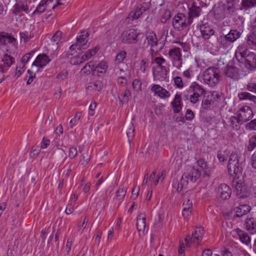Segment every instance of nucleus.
<instances>
[{
  "label": "nucleus",
  "mask_w": 256,
  "mask_h": 256,
  "mask_svg": "<svg viewBox=\"0 0 256 256\" xmlns=\"http://www.w3.org/2000/svg\"><path fill=\"white\" fill-rule=\"evenodd\" d=\"M248 90L256 93V84H249L246 86Z\"/></svg>",
  "instance_id": "obj_62"
},
{
  "label": "nucleus",
  "mask_w": 256,
  "mask_h": 256,
  "mask_svg": "<svg viewBox=\"0 0 256 256\" xmlns=\"http://www.w3.org/2000/svg\"><path fill=\"white\" fill-rule=\"evenodd\" d=\"M88 222V218L86 216L82 224H78V232H82L83 230L86 228L87 224Z\"/></svg>",
  "instance_id": "obj_51"
},
{
  "label": "nucleus",
  "mask_w": 256,
  "mask_h": 256,
  "mask_svg": "<svg viewBox=\"0 0 256 256\" xmlns=\"http://www.w3.org/2000/svg\"><path fill=\"white\" fill-rule=\"evenodd\" d=\"M16 39L12 36H9L5 32L0 33V42L5 44L7 43H12Z\"/></svg>",
  "instance_id": "obj_30"
},
{
  "label": "nucleus",
  "mask_w": 256,
  "mask_h": 256,
  "mask_svg": "<svg viewBox=\"0 0 256 256\" xmlns=\"http://www.w3.org/2000/svg\"><path fill=\"white\" fill-rule=\"evenodd\" d=\"M138 34L134 29H129L124 31L121 34V40L125 44L136 43L138 41Z\"/></svg>",
  "instance_id": "obj_6"
},
{
  "label": "nucleus",
  "mask_w": 256,
  "mask_h": 256,
  "mask_svg": "<svg viewBox=\"0 0 256 256\" xmlns=\"http://www.w3.org/2000/svg\"><path fill=\"white\" fill-rule=\"evenodd\" d=\"M107 68L108 66L106 62H102L94 68V70H96L99 73H103L106 72Z\"/></svg>",
  "instance_id": "obj_37"
},
{
  "label": "nucleus",
  "mask_w": 256,
  "mask_h": 256,
  "mask_svg": "<svg viewBox=\"0 0 256 256\" xmlns=\"http://www.w3.org/2000/svg\"><path fill=\"white\" fill-rule=\"evenodd\" d=\"M235 232L238 234L240 240L242 243L246 245H248L250 243V238L246 232L238 228L236 229Z\"/></svg>",
  "instance_id": "obj_26"
},
{
  "label": "nucleus",
  "mask_w": 256,
  "mask_h": 256,
  "mask_svg": "<svg viewBox=\"0 0 256 256\" xmlns=\"http://www.w3.org/2000/svg\"><path fill=\"white\" fill-rule=\"evenodd\" d=\"M52 0H42L36 7V8L32 14H41L48 8L52 7V8H54L57 6L61 4L59 2L56 4H52Z\"/></svg>",
  "instance_id": "obj_10"
},
{
  "label": "nucleus",
  "mask_w": 256,
  "mask_h": 256,
  "mask_svg": "<svg viewBox=\"0 0 256 256\" xmlns=\"http://www.w3.org/2000/svg\"><path fill=\"white\" fill-rule=\"evenodd\" d=\"M50 60L48 57L44 54H39L34 62L32 67L35 66L37 68H43L45 66L50 62Z\"/></svg>",
  "instance_id": "obj_16"
},
{
  "label": "nucleus",
  "mask_w": 256,
  "mask_h": 256,
  "mask_svg": "<svg viewBox=\"0 0 256 256\" xmlns=\"http://www.w3.org/2000/svg\"><path fill=\"white\" fill-rule=\"evenodd\" d=\"M28 2L30 3V1L16 0V2L15 4L14 8V12L16 14L22 12L28 14L30 12Z\"/></svg>",
  "instance_id": "obj_13"
},
{
  "label": "nucleus",
  "mask_w": 256,
  "mask_h": 256,
  "mask_svg": "<svg viewBox=\"0 0 256 256\" xmlns=\"http://www.w3.org/2000/svg\"><path fill=\"white\" fill-rule=\"evenodd\" d=\"M204 234V228L200 227H196L195 229L194 232L192 233V236H188L185 238L186 246L190 247V242L192 240H194V241L195 240H196L198 242H200Z\"/></svg>",
  "instance_id": "obj_9"
},
{
  "label": "nucleus",
  "mask_w": 256,
  "mask_h": 256,
  "mask_svg": "<svg viewBox=\"0 0 256 256\" xmlns=\"http://www.w3.org/2000/svg\"><path fill=\"white\" fill-rule=\"evenodd\" d=\"M2 62L4 66L6 67H10L13 64L14 62V58L6 54L4 56Z\"/></svg>",
  "instance_id": "obj_38"
},
{
  "label": "nucleus",
  "mask_w": 256,
  "mask_h": 256,
  "mask_svg": "<svg viewBox=\"0 0 256 256\" xmlns=\"http://www.w3.org/2000/svg\"><path fill=\"white\" fill-rule=\"evenodd\" d=\"M238 98L240 100H249L256 102V96H253L248 92H242L238 94Z\"/></svg>",
  "instance_id": "obj_32"
},
{
  "label": "nucleus",
  "mask_w": 256,
  "mask_h": 256,
  "mask_svg": "<svg viewBox=\"0 0 256 256\" xmlns=\"http://www.w3.org/2000/svg\"><path fill=\"white\" fill-rule=\"evenodd\" d=\"M246 128L247 130H256V119L253 120L247 123L246 125Z\"/></svg>",
  "instance_id": "obj_47"
},
{
  "label": "nucleus",
  "mask_w": 256,
  "mask_h": 256,
  "mask_svg": "<svg viewBox=\"0 0 256 256\" xmlns=\"http://www.w3.org/2000/svg\"><path fill=\"white\" fill-rule=\"evenodd\" d=\"M200 30L202 36L204 40H208L214 32L213 29L207 24L202 25L200 26Z\"/></svg>",
  "instance_id": "obj_19"
},
{
  "label": "nucleus",
  "mask_w": 256,
  "mask_h": 256,
  "mask_svg": "<svg viewBox=\"0 0 256 256\" xmlns=\"http://www.w3.org/2000/svg\"><path fill=\"white\" fill-rule=\"evenodd\" d=\"M168 56L174 62H180L182 60V54L178 48H174L170 50Z\"/></svg>",
  "instance_id": "obj_23"
},
{
  "label": "nucleus",
  "mask_w": 256,
  "mask_h": 256,
  "mask_svg": "<svg viewBox=\"0 0 256 256\" xmlns=\"http://www.w3.org/2000/svg\"><path fill=\"white\" fill-rule=\"evenodd\" d=\"M248 44L249 45L256 46V29H254L252 34L248 36Z\"/></svg>",
  "instance_id": "obj_42"
},
{
  "label": "nucleus",
  "mask_w": 256,
  "mask_h": 256,
  "mask_svg": "<svg viewBox=\"0 0 256 256\" xmlns=\"http://www.w3.org/2000/svg\"><path fill=\"white\" fill-rule=\"evenodd\" d=\"M200 172L198 169L191 168L190 170L184 172L178 184L177 191L180 192L182 190L187 189L189 182H194L200 177Z\"/></svg>",
  "instance_id": "obj_1"
},
{
  "label": "nucleus",
  "mask_w": 256,
  "mask_h": 256,
  "mask_svg": "<svg viewBox=\"0 0 256 256\" xmlns=\"http://www.w3.org/2000/svg\"><path fill=\"white\" fill-rule=\"evenodd\" d=\"M25 70V66L24 64L22 65V67L18 66L16 67V74L15 75L18 77H19Z\"/></svg>",
  "instance_id": "obj_56"
},
{
  "label": "nucleus",
  "mask_w": 256,
  "mask_h": 256,
  "mask_svg": "<svg viewBox=\"0 0 256 256\" xmlns=\"http://www.w3.org/2000/svg\"><path fill=\"white\" fill-rule=\"evenodd\" d=\"M62 36V32L59 30L57 31L52 38V40L56 44L60 40Z\"/></svg>",
  "instance_id": "obj_49"
},
{
  "label": "nucleus",
  "mask_w": 256,
  "mask_h": 256,
  "mask_svg": "<svg viewBox=\"0 0 256 256\" xmlns=\"http://www.w3.org/2000/svg\"><path fill=\"white\" fill-rule=\"evenodd\" d=\"M224 12L228 14H231L234 12L235 8L232 2H228L223 6Z\"/></svg>",
  "instance_id": "obj_36"
},
{
  "label": "nucleus",
  "mask_w": 256,
  "mask_h": 256,
  "mask_svg": "<svg viewBox=\"0 0 256 256\" xmlns=\"http://www.w3.org/2000/svg\"><path fill=\"white\" fill-rule=\"evenodd\" d=\"M189 92L192 93L190 96L191 102L196 104L198 101L199 98L206 94V91L202 86L196 82L193 83L189 88Z\"/></svg>",
  "instance_id": "obj_4"
},
{
  "label": "nucleus",
  "mask_w": 256,
  "mask_h": 256,
  "mask_svg": "<svg viewBox=\"0 0 256 256\" xmlns=\"http://www.w3.org/2000/svg\"><path fill=\"white\" fill-rule=\"evenodd\" d=\"M126 193V189L125 188H120L116 192V197L118 200H122Z\"/></svg>",
  "instance_id": "obj_43"
},
{
  "label": "nucleus",
  "mask_w": 256,
  "mask_h": 256,
  "mask_svg": "<svg viewBox=\"0 0 256 256\" xmlns=\"http://www.w3.org/2000/svg\"><path fill=\"white\" fill-rule=\"evenodd\" d=\"M230 32L232 34V38H234V41L239 38L241 34L240 32L237 30H231Z\"/></svg>",
  "instance_id": "obj_61"
},
{
  "label": "nucleus",
  "mask_w": 256,
  "mask_h": 256,
  "mask_svg": "<svg viewBox=\"0 0 256 256\" xmlns=\"http://www.w3.org/2000/svg\"><path fill=\"white\" fill-rule=\"evenodd\" d=\"M244 64L246 67L250 70L256 68V54L253 52H250L247 54L246 58L244 60Z\"/></svg>",
  "instance_id": "obj_17"
},
{
  "label": "nucleus",
  "mask_w": 256,
  "mask_h": 256,
  "mask_svg": "<svg viewBox=\"0 0 256 256\" xmlns=\"http://www.w3.org/2000/svg\"><path fill=\"white\" fill-rule=\"evenodd\" d=\"M136 228L140 236L144 235L146 228V216L144 214H140L137 217Z\"/></svg>",
  "instance_id": "obj_15"
},
{
  "label": "nucleus",
  "mask_w": 256,
  "mask_h": 256,
  "mask_svg": "<svg viewBox=\"0 0 256 256\" xmlns=\"http://www.w3.org/2000/svg\"><path fill=\"white\" fill-rule=\"evenodd\" d=\"M241 122L242 124L250 120L253 116V112L252 108L248 106L242 107L237 112Z\"/></svg>",
  "instance_id": "obj_8"
},
{
  "label": "nucleus",
  "mask_w": 256,
  "mask_h": 256,
  "mask_svg": "<svg viewBox=\"0 0 256 256\" xmlns=\"http://www.w3.org/2000/svg\"><path fill=\"white\" fill-rule=\"evenodd\" d=\"M230 122L232 128L235 130H238L240 126L242 124L238 116H232L230 118Z\"/></svg>",
  "instance_id": "obj_33"
},
{
  "label": "nucleus",
  "mask_w": 256,
  "mask_h": 256,
  "mask_svg": "<svg viewBox=\"0 0 256 256\" xmlns=\"http://www.w3.org/2000/svg\"><path fill=\"white\" fill-rule=\"evenodd\" d=\"M126 52L124 51H122L118 53L116 58V61L118 63H120L126 58Z\"/></svg>",
  "instance_id": "obj_44"
},
{
  "label": "nucleus",
  "mask_w": 256,
  "mask_h": 256,
  "mask_svg": "<svg viewBox=\"0 0 256 256\" xmlns=\"http://www.w3.org/2000/svg\"><path fill=\"white\" fill-rule=\"evenodd\" d=\"M172 105L174 113H178L180 111L182 108V104L181 102V97L180 94H176L174 100L172 102Z\"/></svg>",
  "instance_id": "obj_24"
},
{
  "label": "nucleus",
  "mask_w": 256,
  "mask_h": 256,
  "mask_svg": "<svg viewBox=\"0 0 256 256\" xmlns=\"http://www.w3.org/2000/svg\"><path fill=\"white\" fill-rule=\"evenodd\" d=\"M68 76V72L67 71H62L58 74L56 78L59 80H64L67 78Z\"/></svg>",
  "instance_id": "obj_53"
},
{
  "label": "nucleus",
  "mask_w": 256,
  "mask_h": 256,
  "mask_svg": "<svg viewBox=\"0 0 256 256\" xmlns=\"http://www.w3.org/2000/svg\"><path fill=\"white\" fill-rule=\"evenodd\" d=\"M80 117H81V113L80 112H78L76 114L74 117L70 121V126L72 128L76 120H79L80 119Z\"/></svg>",
  "instance_id": "obj_58"
},
{
  "label": "nucleus",
  "mask_w": 256,
  "mask_h": 256,
  "mask_svg": "<svg viewBox=\"0 0 256 256\" xmlns=\"http://www.w3.org/2000/svg\"><path fill=\"white\" fill-rule=\"evenodd\" d=\"M201 12V8L198 6H192L190 11V18L198 17L200 15Z\"/></svg>",
  "instance_id": "obj_35"
},
{
  "label": "nucleus",
  "mask_w": 256,
  "mask_h": 256,
  "mask_svg": "<svg viewBox=\"0 0 256 256\" xmlns=\"http://www.w3.org/2000/svg\"><path fill=\"white\" fill-rule=\"evenodd\" d=\"M95 64L94 61H90L86 63V65L81 70L82 74L88 76L90 74L92 70H94Z\"/></svg>",
  "instance_id": "obj_27"
},
{
  "label": "nucleus",
  "mask_w": 256,
  "mask_h": 256,
  "mask_svg": "<svg viewBox=\"0 0 256 256\" xmlns=\"http://www.w3.org/2000/svg\"><path fill=\"white\" fill-rule=\"evenodd\" d=\"M218 192L220 197L224 200L229 199L232 194L230 188L225 184H221L218 186Z\"/></svg>",
  "instance_id": "obj_14"
},
{
  "label": "nucleus",
  "mask_w": 256,
  "mask_h": 256,
  "mask_svg": "<svg viewBox=\"0 0 256 256\" xmlns=\"http://www.w3.org/2000/svg\"><path fill=\"white\" fill-rule=\"evenodd\" d=\"M20 36L21 39L24 40V42H28L33 37V36H32L30 34H29L26 32H20Z\"/></svg>",
  "instance_id": "obj_45"
},
{
  "label": "nucleus",
  "mask_w": 256,
  "mask_h": 256,
  "mask_svg": "<svg viewBox=\"0 0 256 256\" xmlns=\"http://www.w3.org/2000/svg\"><path fill=\"white\" fill-rule=\"evenodd\" d=\"M217 157L220 162H224L226 160V157L224 152L222 151L218 152Z\"/></svg>",
  "instance_id": "obj_64"
},
{
  "label": "nucleus",
  "mask_w": 256,
  "mask_h": 256,
  "mask_svg": "<svg viewBox=\"0 0 256 256\" xmlns=\"http://www.w3.org/2000/svg\"><path fill=\"white\" fill-rule=\"evenodd\" d=\"M192 22V20L188 18L186 22V16L182 14H178L175 16L172 20V26L175 30H181L187 27Z\"/></svg>",
  "instance_id": "obj_5"
},
{
  "label": "nucleus",
  "mask_w": 256,
  "mask_h": 256,
  "mask_svg": "<svg viewBox=\"0 0 256 256\" xmlns=\"http://www.w3.org/2000/svg\"><path fill=\"white\" fill-rule=\"evenodd\" d=\"M156 63L159 66H160L162 68H163L162 64L165 62V60L162 57H158L155 58L154 60Z\"/></svg>",
  "instance_id": "obj_63"
},
{
  "label": "nucleus",
  "mask_w": 256,
  "mask_h": 256,
  "mask_svg": "<svg viewBox=\"0 0 256 256\" xmlns=\"http://www.w3.org/2000/svg\"><path fill=\"white\" fill-rule=\"evenodd\" d=\"M150 90L154 93V95L161 98L166 99L170 98V92L159 84H154L152 86Z\"/></svg>",
  "instance_id": "obj_11"
},
{
  "label": "nucleus",
  "mask_w": 256,
  "mask_h": 256,
  "mask_svg": "<svg viewBox=\"0 0 256 256\" xmlns=\"http://www.w3.org/2000/svg\"><path fill=\"white\" fill-rule=\"evenodd\" d=\"M148 44L151 46V50L152 52H157L162 48V46L159 45L158 40L156 34L154 33H150L146 37Z\"/></svg>",
  "instance_id": "obj_12"
},
{
  "label": "nucleus",
  "mask_w": 256,
  "mask_h": 256,
  "mask_svg": "<svg viewBox=\"0 0 256 256\" xmlns=\"http://www.w3.org/2000/svg\"><path fill=\"white\" fill-rule=\"evenodd\" d=\"M234 192L237 196L240 198H246L250 194V192L244 183L240 181L234 182Z\"/></svg>",
  "instance_id": "obj_7"
},
{
  "label": "nucleus",
  "mask_w": 256,
  "mask_h": 256,
  "mask_svg": "<svg viewBox=\"0 0 256 256\" xmlns=\"http://www.w3.org/2000/svg\"><path fill=\"white\" fill-rule=\"evenodd\" d=\"M102 88V83L100 81H96L89 84L86 88L87 92L90 94L100 92Z\"/></svg>",
  "instance_id": "obj_25"
},
{
  "label": "nucleus",
  "mask_w": 256,
  "mask_h": 256,
  "mask_svg": "<svg viewBox=\"0 0 256 256\" xmlns=\"http://www.w3.org/2000/svg\"><path fill=\"white\" fill-rule=\"evenodd\" d=\"M130 96V92L129 90H126L121 95V96L119 97V98L122 103H126L128 102Z\"/></svg>",
  "instance_id": "obj_40"
},
{
  "label": "nucleus",
  "mask_w": 256,
  "mask_h": 256,
  "mask_svg": "<svg viewBox=\"0 0 256 256\" xmlns=\"http://www.w3.org/2000/svg\"><path fill=\"white\" fill-rule=\"evenodd\" d=\"M82 34L76 38V44L79 46H84L88 42V38L89 36V34L88 32H82Z\"/></svg>",
  "instance_id": "obj_29"
},
{
  "label": "nucleus",
  "mask_w": 256,
  "mask_h": 256,
  "mask_svg": "<svg viewBox=\"0 0 256 256\" xmlns=\"http://www.w3.org/2000/svg\"><path fill=\"white\" fill-rule=\"evenodd\" d=\"M224 74L228 78L234 80H238L239 77L238 69L232 66H227L224 70Z\"/></svg>",
  "instance_id": "obj_18"
},
{
  "label": "nucleus",
  "mask_w": 256,
  "mask_h": 256,
  "mask_svg": "<svg viewBox=\"0 0 256 256\" xmlns=\"http://www.w3.org/2000/svg\"><path fill=\"white\" fill-rule=\"evenodd\" d=\"M78 154V150L76 148L72 146L68 150V156L70 159L76 158Z\"/></svg>",
  "instance_id": "obj_48"
},
{
  "label": "nucleus",
  "mask_w": 256,
  "mask_h": 256,
  "mask_svg": "<svg viewBox=\"0 0 256 256\" xmlns=\"http://www.w3.org/2000/svg\"><path fill=\"white\" fill-rule=\"evenodd\" d=\"M99 50L98 46H96L92 50L87 51L81 57L83 62L86 61L90 59L92 56L96 55Z\"/></svg>",
  "instance_id": "obj_31"
},
{
  "label": "nucleus",
  "mask_w": 256,
  "mask_h": 256,
  "mask_svg": "<svg viewBox=\"0 0 256 256\" xmlns=\"http://www.w3.org/2000/svg\"><path fill=\"white\" fill-rule=\"evenodd\" d=\"M203 80L206 84L214 87L220 81V76L217 68L210 67L207 68L202 74Z\"/></svg>",
  "instance_id": "obj_2"
},
{
  "label": "nucleus",
  "mask_w": 256,
  "mask_h": 256,
  "mask_svg": "<svg viewBox=\"0 0 256 256\" xmlns=\"http://www.w3.org/2000/svg\"><path fill=\"white\" fill-rule=\"evenodd\" d=\"M228 40H226L225 36H220L218 38V42L219 43L223 46L226 47V46L228 44H227Z\"/></svg>",
  "instance_id": "obj_60"
},
{
  "label": "nucleus",
  "mask_w": 256,
  "mask_h": 256,
  "mask_svg": "<svg viewBox=\"0 0 256 256\" xmlns=\"http://www.w3.org/2000/svg\"><path fill=\"white\" fill-rule=\"evenodd\" d=\"M83 60H82V57L76 56L72 58L70 60V62L73 64H78L82 63Z\"/></svg>",
  "instance_id": "obj_55"
},
{
  "label": "nucleus",
  "mask_w": 256,
  "mask_h": 256,
  "mask_svg": "<svg viewBox=\"0 0 256 256\" xmlns=\"http://www.w3.org/2000/svg\"><path fill=\"white\" fill-rule=\"evenodd\" d=\"M146 10L145 7L142 6L140 8H137L135 11L132 12L130 15L133 19H138Z\"/></svg>",
  "instance_id": "obj_34"
},
{
  "label": "nucleus",
  "mask_w": 256,
  "mask_h": 256,
  "mask_svg": "<svg viewBox=\"0 0 256 256\" xmlns=\"http://www.w3.org/2000/svg\"><path fill=\"white\" fill-rule=\"evenodd\" d=\"M192 206V201L189 199L184 202L182 214L184 219L188 218L190 216Z\"/></svg>",
  "instance_id": "obj_22"
},
{
  "label": "nucleus",
  "mask_w": 256,
  "mask_h": 256,
  "mask_svg": "<svg viewBox=\"0 0 256 256\" xmlns=\"http://www.w3.org/2000/svg\"><path fill=\"white\" fill-rule=\"evenodd\" d=\"M250 210V208L247 204L240 205L234 209V212L237 217H240L248 214Z\"/></svg>",
  "instance_id": "obj_21"
},
{
  "label": "nucleus",
  "mask_w": 256,
  "mask_h": 256,
  "mask_svg": "<svg viewBox=\"0 0 256 256\" xmlns=\"http://www.w3.org/2000/svg\"><path fill=\"white\" fill-rule=\"evenodd\" d=\"M242 5L246 8L254 7L256 6V0H242Z\"/></svg>",
  "instance_id": "obj_39"
},
{
  "label": "nucleus",
  "mask_w": 256,
  "mask_h": 256,
  "mask_svg": "<svg viewBox=\"0 0 256 256\" xmlns=\"http://www.w3.org/2000/svg\"><path fill=\"white\" fill-rule=\"evenodd\" d=\"M246 230L251 234L256 232V222L253 218H250L246 220Z\"/></svg>",
  "instance_id": "obj_28"
},
{
  "label": "nucleus",
  "mask_w": 256,
  "mask_h": 256,
  "mask_svg": "<svg viewBox=\"0 0 256 256\" xmlns=\"http://www.w3.org/2000/svg\"><path fill=\"white\" fill-rule=\"evenodd\" d=\"M134 126L132 123H130L126 126V134L129 140L130 138H134Z\"/></svg>",
  "instance_id": "obj_41"
},
{
  "label": "nucleus",
  "mask_w": 256,
  "mask_h": 256,
  "mask_svg": "<svg viewBox=\"0 0 256 256\" xmlns=\"http://www.w3.org/2000/svg\"><path fill=\"white\" fill-rule=\"evenodd\" d=\"M194 118V114L190 110H187L186 114V118L188 120H191Z\"/></svg>",
  "instance_id": "obj_59"
},
{
  "label": "nucleus",
  "mask_w": 256,
  "mask_h": 256,
  "mask_svg": "<svg viewBox=\"0 0 256 256\" xmlns=\"http://www.w3.org/2000/svg\"><path fill=\"white\" fill-rule=\"evenodd\" d=\"M250 52L242 46H240L236 49L235 56L238 61L242 62V58H244V60L246 59L247 54H248Z\"/></svg>",
  "instance_id": "obj_20"
},
{
  "label": "nucleus",
  "mask_w": 256,
  "mask_h": 256,
  "mask_svg": "<svg viewBox=\"0 0 256 256\" xmlns=\"http://www.w3.org/2000/svg\"><path fill=\"white\" fill-rule=\"evenodd\" d=\"M197 164L200 167L204 170H207L208 168L207 162L202 158L199 159L197 161Z\"/></svg>",
  "instance_id": "obj_50"
},
{
  "label": "nucleus",
  "mask_w": 256,
  "mask_h": 256,
  "mask_svg": "<svg viewBox=\"0 0 256 256\" xmlns=\"http://www.w3.org/2000/svg\"><path fill=\"white\" fill-rule=\"evenodd\" d=\"M174 82L176 86L178 88H182L184 86V84L182 78L180 76H176L174 78Z\"/></svg>",
  "instance_id": "obj_54"
},
{
  "label": "nucleus",
  "mask_w": 256,
  "mask_h": 256,
  "mask_svg": "<svg viewBox=\"0 0 256 256\" xmlns=\"http://www.w3.org/2000/svg\"><path fill=\"white\" fill-rule=\"evenodd\" d=\"M211 101L208 98L204 99L202 102V106L204 109H208L210 107Z\"/></svg>",
  "instance_id": "obj_57"
},
{
  "label": "nucleus",
  "mask_w": 256,
  "mask_h": 256,
  "mask_svg": "<svg viewBox=\"0 0 256 256\" xmlns=\"http://www.w3.org/2000/svg\"><path fill=\"white\" fill-rule=\"evenodd\" d=\"M90 158V156L88 154V152H87L85 155H82V159L80 160V162H81V164L82 165L84 166L88 163Z\"/></svg>",
  "instance_id": "obj_52"
},
{
  "label": "nucleus",
  "mask_w": 256,
  "mask_h": 256,
  "mask_svg": "<svg viewBox=\"0 0 256 256\" xmlns=\"http://www.w3.org/2000/svg\"><path fill=\"white\" fill-rule=\"evenodd\" d=\"M228 169L229 174L232 176L238 177L242 173V168L239 162V158L235 152H232L230 156Z\"/></svg>",
  "instance_id": "obj_3"
},
{
  "label": "nucleus",
  "mask_w": 256,
  "mask_h": 256,
  "mask_svg": "<svg viewBox=\"0 0 256 256\" xmlns=\"http://www.w3.org/2000/svg\"><path fill=\"white\" fill-rule=\"evenodd\" d=\"M132 88L133 89L136 91H139L141 90L142 82L140 80L135 79L132 82Z\"/></svg>",
  "instance_id": "obj_46"
}]
</instances>
